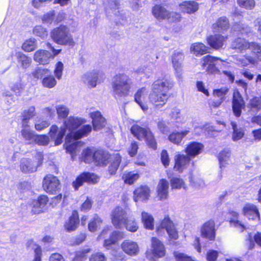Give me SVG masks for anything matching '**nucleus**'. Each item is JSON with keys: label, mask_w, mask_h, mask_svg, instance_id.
Masks as SVG:
<instances>
[{"label": "nucleus", "mask_w": 261, "mask_h": 261, "mask_svg": "<svg viewBox=\"0 0 261 261\" xmlns=\"http://www.w3.org/2000/svg\"><path fill=\"white\" fill-rule=\"evenodd\" d=\"M173 85L174 82L171 80L158 79L155 81L151 85L148 96L150 102L156 108L163 107L170 97L169 91Z\"/></svg>", "instance_id": "1"}, {"label": "nucleus", "mask_w": 261, "mask_h": 261, "mask_svg": "<svg viewBox=\"0 0 261 261\" xmlns=\"http://www.w3.org/2000/svg\"><path fill=\"white\" fill-rule=\"evenodd\" d=\"M85 122L86 121L82 118L70 117L64 121V125L60 130L56 125H52L49 131L50 137L55 141V144L58 145L62 143L66 129L69 132L67 134H75L80 129L76 131L75 130Z\"/></svg>", "instance_id": "2"}, {"label": "nucleus", "mask_w": 261, "mask_h": 261, "mask_svg": "<svg viewBox=\"0 0 261 261\" xmlns=\"http://www.w3.org/2000/svg\"><path fill=\"white\" fill-rule=\"evenodd\" d=\"M132 87V80L124 73L116 74L112 82V88L115 97H125L128 95Z\"/></svg>", "instance_id": "3"}, {"label": "nucleus", "mask_w": 261, "mask_h": 261, "mask_svg": "<svg viewBox=\"0 0 261 261\" xmlns=\"http://www.w3.org/2000/svg\"><path fill=\"white\" fill-rule=\"evenodd\" d=\"M91 130L92 127L90 125H84L76 133L67 134L64 146L67 152L71 154L73 159L74 155L76 154V150L79 143L76 140L87 136Z\"/></svg>", "instance_id": "4"}, {"label": "nucleus", "mask_w": 261, "mask_h": 261, "mask_svg": "<svg viewBox=\"0 0 261 261\" xmlns=\"http://www.w3.org/2000/svg\"><path fill=\"white\" fill-rule=\"evenodd\" d=\"M50 36L55 42L60 45L73 46L74 42L69 29L65 25H60L54 29Z\"/></svg>", "instance_id": "5"}, {"label": "nucleus", "mask_w": 261, "mask_h": 261, "mask_svg": "<svg viewBox=\"0 0 261 261\" xmlns=\"http://www.w3.org/2000/svg\"><path fill=\"white\" fill-rule=\"evenodd\" d=\"M46 46L48 49H50L51 53L43 49L37 50L34 56L35 61L41 64H47L49 62L50 59H54L61 51V49H55L49 43H47Z\"/></svg>", "instance_id": "6"}, {"label": "nucleus", "mask_w": 261, "mask_h": 261, "mask_svg": "<svg viewBox=\"0 0 261 261\" xmlns=\"http://www.w3.org/2000/svg\"><path fill=\"white\" fill-rule=\"evenodd\" d=\"M226 62L220 58L212 57L209 55L203 57L201 60V66L210 73H214L217 71V68L225 66Z\"/></svg>", "instance_id": "7"}, {"label": "nucleus", "mask_w": 261, "mask_h": 261, "mask_svg": "<svg viewBox=\"0 0 261 261\" xmlns=\"http://www.w3.org/2000/svg\"><path fill=\"white\" fill-rule=\"evenodd\" d=\"M127 219L126 212L121 207H116L112 212V223L117 228H123Z\"/></svg>", "instance_id": "8"}, {"label": "nucleus", "mask_w": 261, "mask_h": 261, "mask_svg": "<svg viewBox=\"0 0 261 261\" xmlns=\"http://www.w3.org/2000/svg\"><path fill=\"white\" fill-rule=\"evenodd\" d=\"M43 188L48 193L56 194L60 189L59 180L53 175H47L43 178Z\"/></svg>", "instance_id": "9"}, {"label": "nucleus", "mask_w": 261, "mask_h": 261, "mask_svg": "<svg viewBox=\"0 0 261 261\" xmlns=\"http://www.w3.org/2000/svg\"><path fill=\"white\" fill-rule=\"evenodd\" d=\"M99 180V177L95 174L90 172H84L81 174L73 182L72 185L75 190L83 185L85 182L95 184Z\"/></svg>", "instance_id": "10"}, {"label": "nucleus", "mask_w": 261, "mask_h": 261, "mask_svg": "<svg viewBox=\"0 0 261 261\" xmlns=\"http://www.w3.org/2000/svg\"><path fill=\"white\" fill-rule=\"evenodd\" d=\"M162 229H165L167 232L170 238L176 240L178 236L174 223L169 218H165L162 221L160 226L156 229L158 234L161 233Z\"/></svg>", "instance_id": "11"}, {"label": "nucleus", "mask_w": 261, "mask_h": 261, "mask_svg": "<svg viewBox=\"0 0 261 261\" xmlns=\"http://www.w3.org/2000/svg\"><path fill=\"white\" fill-rule=\"evenodd\" d=\"M245 101L240 92H234L232 101V109L234 115L237 117H240L242 110L245 108Z\"/></svg>", "instance_id": "12"}, {"label": "nucleus", "mask_w": 261, "mask_h": 261, "mask_svg": "<svg viewBox=\"0 0 261 261\" xmlns=\"http://www.w3.org/2000/svg\"><path fill=\"white\" fill-rule=\"evenodd\" d=\"M184 59V54L180 51H175L172 56V63L176 76L179 80L182 79V63Z\"/></svg>", "instance_id": "13"}, {"label": "nucleus", "mask_w": 261, "mask_h": 261, "mask_svg": "<svg viewBox=\"0 0 261 261\" xmlns=\"http://www.w3.org/2000/svg\"><path fill=\"white\" fill-rule=\"evenodd\" d=\"M123 251L129 256H135L139 253V247L137 242L130 240H125L121 244Z\"/></svg>", "instance_id": "14"}, {"label": "nucleus", "mask_w": 261, "mask_h": 261, "mask_svg": "<svg viewBox=\"0 0 261 261\" xmlns=\"http://www.w3.org/2000/svg\"><path fill=\"white\" fill-rule=\"evenodd\" d=\"M190 158L187 154H178L174 156V169L175 171L182 172L189 165Z\"/></svg>", "instance_id": "15"}, {"label": "nucleus", "mask_w": 261, "mask_h": 261, "mask_svg": "<svg viewBox=\"0 0 261 261\" xmlns=\"http://www.w3.org/2000/svg\"><path fill=\"white\" fill-rule=\"evenodd\" d=\"M249 48L252 50V55L247 56L248 62L250 64L256 65L261 61V47L256 43L251 42Z\"/></svg>", "instance_id": "16"}, {"label": "nucleus", "mask_w": 261, "mask_h": 261, "mask_svg": "<svg viewBox=\"0 0 261 261\" xmlns=\"http://www.w3.org/2000/svg\"><path fill=\"white\" fill-rule=\"evenodd\" d=\"M215 223L213 220L206 222L201 229V236L210 240H214L215 238Z\"/></svg>", "instance_id": "17"}, {"label": "nucleus", "mask_w": 261, "mask_h": 261, "mask_svg": "<svg viewBox=\"0 0 261 261\" xmlns=\"http://www.w3.org/2000/svg\"><path fill=\"white\" fill-rule=\"evenodd\" d=\"M227 39V36H223L220 34H215L209 36L207 38V41L212 47L216 49H219L223 47Z\"/></svg>", "instance_id": "18"}, {"label": "nucleus", "mask_w": 261, "mask_h": 261, "mask_svg": "<svg viewBox=\"0 0 261 261\" xmlns=\"http://www.w3.org/2000/svg\"><path fill=\"white\" fill-rule=\"evenodd\" d=\"M90 116L92 119V124L95 130H100L106 126V119L100 112H92L90 113Z\"/></svg>", "instance_id": "19"}, {"label": "nucleus", "mask_w": 261, "mask_h": 261, "mask_svg": "<svg viewBox=\"0 0 261 261\" xmlns=\"http://www.w3.org/2000/svg\"><path fill=\"white\" fill-rule=\"evenodd\" d=\"M204 146L202 144L197 142H192L187 145L185 151L190 158H193L200 154Z\"/></svg>", "instance_id": "20"}, {"label": "nucleus", "mask_w": 261, "mask_h": 261, "mask_svg": "<svg viewBox=\"0 0 261 261\" xmlns=\"http://www.w3.org/2000/svg\"><path fill=\"white\" fill-rule=\"evenodd\" d=\"M48 201V198L46 195H40L37 199L34 200L32 203L33 211L35 214L40 213L44 211V208Z\"/></svg>", "instance_id": "21"}, {"label": "nucleus", "mask_w": 261, "mask_h": 261, "mask_svg": "<svg viewBox=\"0 0 261 261\" xmlns=\"http://www.w3.org/2000/svg\"><path fill=\"white\" fill-rule=\"evenodd\" d=\"M243 213L245 216L249 219L258 221L259 220V214L256 206L250 203L245 204L243 208Z\"/></svg>", "instance_id": "22"}, {"label": "nucleus", "mask_w": 261, "mask_h": 261, "mask_svg": "<svg viewBox=\"0 0 261 261\" xmlns=\"http://www.w3.org/2000/svg\"><path fill=\"white\" fill-rule=\"evenodd\" d=\"M151 251L155 256L163 257L165 254V250L162 242L155 237L151 239Z\"/></svg>", "instance_id": "23"}, {"label": "nucleus", "mask_w": 261, "mask_h": 261, "mask_svg": "<svg viewBox=\"0 0 261 261\" xmlns=\"http://www.w3.org/2000/svg\"><path fill=\"white\" fill-rule=\"evenodd\" d=\"M235 35H242L243 36H250L252 34V30L250 27L242 23L234 24L231 29Z\"/></svg>", "instance_id": "24"}, {"label": "nucleus", "mask_w": 261, "mask_h": 261, "mask_svg": "<svg viewBox=\"0 0 261 261\" xmlns=\"http://www.w3.org/2000/svg\"><path fill=\"white\" fill-rule=\"evenodd\" d=\"M169 182L165 179H161L157 186L158 196L159 199L163 200L168 196Z\"/></svg>", "instance_id": "25"}, {"label": "nucleus", "mask_w": 261, "mask_h": 261, "mask_svg": "<svg viewBox=\"0 0 261 261\" xmlns=\"http://www.w3.org/2000/svg\"><path fill=\"white\" fill-rule=\"evenodd\" d=\"M134 199L136 202L139 200H147L150 195L149 188L147 186H141L134 191Z\"/></svg>", "instance_id": "26"}, {"label": "nucleus", "mask_w": 261, "mask_h": 261, "mask_svg": "<svg viewBox=\"0 0 261 261\" xmlns=\"http://www.w3.org/2000/svg\"><path fill=\"white\" fill-rule=\"evenodd\" d=\"M79 222L78 213L74 211L72 212V215L69 217L68 220L65 223V228L69 232L75 230L77 228Z\"/></svg>", "instance_id": "27"}, {"label": "nucleus", "mask_w": 261, "mask_h": 261, "mask_svg": "<svg viewBox=\"0 0 261 261\" xmlns=\"http://www.w3.org/2000/svg\"><path fill=\"white\" fill-rule=\"evenodd\" d=\"M147 90L145 87H142L137 90L135 94V100L144 111L148 109L147 107L144 104V101L147 94Z\"/></svg>", "instance_id": "28"}, {"label": "nucleus", "mask_w": 261, "mask_h": 261, "mask_svg": "<svg viewBox=\"0 0 261 261\" xmlns=\"http://www.w3.org/2000/svg\"><path fill=\"white\" fill-rule=\"evenodd\" d=\"M152 14L158 20L166 19L169 14V11L160 5H156L152 8Z\"/></svg>", "instance_id": "29"}, {"label": "nucleus", "mask_w": 261, "mask_h": 261, "mask_svg": "<svg viewBox=\"0 0 261 261\" xmlns=\"http://www.w3.org/2000/svg\"><path fill=\"white\" fill-rule=\"evenodd\" d=\"M179 6L181 12L188 14L193 13L198 9V3L193 1L184 2Z\"/></svg>", "instance_id": "30"}, {"label": "nucleus", "mask_w": 261, "mask_h": 261, "mask_svg": "<svg viewBox=\"0 0 261 261\" xmlns=\"http://www.w3.org/2000/svg\"><path fill=\"white\" fill-rule=\"evenodd\" d=\"M124 238V234L119 231H114L111 233L110 237L105 240L103 246L107 249H110L112 245L115 244L119 240Z\"/></svg>", "instance_id": "31"}, {"label": "nucleus", "mask_w": 261, "mask_h": 261, "mask_svg": "<svg viewBox=\"0 0 261 261\" xmlns=\"http://www.w3.org/2000/svg\"><path fill=\"white\" fill-rule=\"evenodd\" d=\"M97 79L98 73L96 72L86 73L82 77V81L90 87H95L96 86Z\"/></svg>", "instance_id": "32"}, {"label": "nucleus", "mask_w": 261, "mask_h": 261, "mask_svg": "<svg viewBox=\"0 0 261 261\" xmlns=\"http://www.w3.org/2000/svg\"><path fill=\"white\" fill-rule=\"evenodd\" d=\"M94 163L97 166H106L109 162L110 155L102 150H97L95 151Z\"/></svg>", "instance_id": "33"}, {"label": "nucleus", "mask_w": 261, "mask_h": 261, "mask_svg": "<svg viewBox=\"0 0 261 261\" xmlns=\"http://www.w3.org/2000/svg\"><path fill=\"white\" fill-rule=\"evenodd\" d=\"M109 162L110 163L109 166V172L110 174H115L119 166L121 161V156L118 153H116L112 156H110Z\"/></svg>", "instance_id": "34"}, {"label": "nucleus", "mask_w": 261, "mask_h": 261, "mask_svg": "<svg viewBox=\"0 0 261 261\" xmlns=\"http://www.w3.org/2000/svg\"><path fill=\"white\" fill-rule=\"evenodd\" d=\"M230 151L228 149H225L221 151L218 156L220 168L222 169L231 162Z\"/></svg>", "instance_id": "35"}, {"label": "nucleus", "mask_w": 261, "mask_h": 261, "mask_svg": "<svg viewBox=\"0 0 261 261\" xmlns=\"http://www.w3.org/2000/svg\"><path fill=\"white\" fill-rule=\"evenodd\" d=\"M36 113L35 112V108L34 107L32 106L29 107L28 109L24 110L22 114V127H28V121L33 117L35 116Z\"/></svg>", "instance_id": "36"}, {"label": "nucleus", "mask_w": 261, "mask_h": 261, "mask_svg": "<svg viewBox=\"0 0 261 261\" xmlns=\"http://www.w3.org/2000/svg\"><path fill=\"white\" fill-rule=\"evenodd\" d=\"M18 63L22 68H28L31 64L32 59L21 52H17L15 54Z\"/></svg>", "instance_id": "37"}, {"label": "nucleus", "mask_w": 261, "mask_h": 261, "mask_svg": "<svg viewBox=\"0 0 261 261\" xmlns=\"http://www.w3.org/2000/svg\"><path fill=\"white\" fill-rule=\"evenodd\" d=\"M189 130H185L181 132H173L168 136V139L172 143L179 145L182 139L187 135Z\"/></svg>", "instance_id": "38"}, {"label": "nucleus", "mask_w": 261, "mask_h": 261, "mask_svg": "<svg viewBox=\"0 0 261 261\" xmlns=\"http://www.w3.org/2000/svg\"><path fill=\"white\" fill-rule=\"evenodd\" d=\"M37 166L34 165L32 161L28 159H23L20 164V168L23 172H33L37 170Z\"/></svg>", "instance_id": "39"}, {"label": "nucleus", "mask_w": 261, "mask_h": 261, "mask_svg": "<svg viewBox=\"0 0 261 261\" xmlns=\"http://www.w3.org/2000/svg\"><path fill=\"white\" fill-rule=\"evenodd\" d=\"M250 43L246 41L244 39L238 38L232 43V47L241 52L249 48Z\"/></svg>", "instance_id": "40"}, {"label": "nucleus", "mask_w": 261, "mask_h": 261, "mask_svg": "<svg viewBox=\"0 0 261 261\" xmlns=\"http://www.w3.org/2000/svg\"><path fill=\"white\" fill-rule=\"evenodd\" d=\"M149 130L139 126L138 125H134L132 126L130 132L138 140H142L144 138Z\"/></svg>", "instance_id": "41"}, {"label": "nucleus", "mask_w": 261, "mask_h": 261, "mask_svg": "<svg viewBox=\"0 0 261 261\" xmlns=\"http://www.w3.org/2000/svg\"><path fill=\"white\" fill-rule=\"evenodd\" d=\"M229 89L227 87H223L220 89H215L213 91L214 95L219 98V101L217 102L215 107H218L225 100V95L227 94Z\"/></svg>", "instance_id": "42"}, {"label": "nucleus", "mask_w": 261, "mask_h": 261, "mask_svg": "<svg viewBox=\"0 0 261 261\" xmlns=\"http://www.w3.org/2000/svg\"><path fill=\"white\" fill-rule=\"evenodd\" d=\"M21 133L24 139L27 142V143L32 144L34 143L36 135L34 134V132L29 128V126L23 127Z\"/></svg>", "instance_id": "43"}, {"label": "nucleus", "mask_w": 261, "mask_h": 261, "mask_svg": "<svg viewBox=\"0 0 261 261\" xmlns=\"http://www.w3.org/2000/svg\"><path fill=\"white\" fill-rule=\"evenodd\" d=\"M191 49L196 56L203 55L207 52L208 47L202 43H195L191 46Z\"/></svg>", "instance_id": "44"}, {"label": "nucleus", "mask_w": 261, "mask_h": 261, "mask_svg": "<svg viewBox=\"0 0 261 261\" xmlns=\"http://www.w3.org/2000/svg\"><path fill=\"white\" fill-rule=\"evenodd\" d=\"M142 220L145 227L148 229H153L154 227L153 218L149 214L143 212L142 213Z\"/></svg>", "instance_id": "45"}, {"label": "nucleus", "mask_w": 261, "mask_h": 261, "mask_svg": "<svg viewBox=\"0 0 261 261\" xmlns=\"http://www.w3.org/2000/svg\"><path fill=\"white\" fill-rule=\"evenodd\" d=\"M229 24L228 19L225 17H222L218 19L217 22L213 24V27L215 29L218 28V30L223 31L227 30L229 28Z\"/></svg>", "instance_id": "46"}, {"label": "nucleus", "mask_w": 261, "mask_h": 261, "mask_svg": "<svg viewBox=\"0 0 261 261\" xmlns=\"http://www.w3.org/2000/svg\"><path fill=\"white\" fill-rule=\"evenodd\" d=\"M170 182L172 189H180L182 188L186 189L184 180L179 177L174 176L172 177Z\"/></svg>", "instance_id": "47"}, {"label": "nucleus", "mask_w": 261, "mask_h": 261, "mask_svg": "<svg viewBox=\"0 0 261 261\" xmlns=\"http://www.w3.org/2000/svg\"><path fill=\"white\" fill-rule=\"evenodd\" d=\"M57 81L55 77L50 74L45 76L42 80V85L44 87L47 88H54L57 85Z\"/></svg>", "instance_id": "48"}, {"label": "nucleus", "mask_w": 261, "mask_h": 261, "mask_svg": "<svg viewBox=\"0 0 261 261\" xmlns=\"http://www.w3.org/2000/svg\"><path fill=\"white\" fill-rule=\"evenodd\" d=\"M49 74H50L49 69L41 67L36 68L32 73V76L37 79H43V78Z\"/></svg>", "instance_id": "49"}, {"label": "nucleus", "mask_w": 261, "mask_h": 261, "mask_svg": "<svg viewBox=\"0 0 261 261\" xmlns=\"http://www.w3.org/2000/svg\"><path fill=\"white\" fill-rule=\"evenodd\" d=\"M102 223V220L97 215H95L91 220L88 225V228L90 231H95L99 228Z\"/></svg>", "instance_id": "50"}, {"label": "nucleus", "mask_w": 261, "mask_h": 261, "mask_svg": "<svg viewBox=\"0 0 261 261\" xmlns=\"http://www.w3.org/2000/svg\"><path fill=\"white\" fill-rule=\"evenodd\" d=\"M231 125L233 130L232 138L233 141H237L242 139L244 135L243 130L241 128L238 129L237 128V125L234 122H231Z\"/></svg>", "instance_id": "51"}, {"label": "nucleus", "mask_w": 261, "mask_h": 261, "mask_svg": "<svg viewBox=\"0 0 261 261\" xmlns=\"http://www.w3.org/2000/svg\"><path fill=\"white\" fill-rule=\"evenodd\" d=\"M83 158L85 163H90L94 162L95 159V152H94L92 150L87 148L83 151Z\"/></svg>", "instance_id": "52"}, {"label": "nucleus", "mask_w": 261, "mask_h": 261, "mask_svg": "<svg viewBox=\"0 0 261 261\" xmlns=\"http://www.w3.org/2000/svg\"><path fill=\"white\" fill-rule=\"evenodd\" d=\"M37 46L35 39H30L25 41L22 44V48L25 51L30 52L34 50Z\"/></svg>", "instance_id": "53"}, {"label": "nucleus", "mask_w": 261, "mask_h": 261, "mask_svg": "<svg viewBox=\"0 0 261 261\" xmlns=\"http://www.w3.org/2000/svg\"><path fill=\"white\" fill-rule=\"evenodd\" d=\"M140 177V175L137 173H134V172H129L123 176L125 183L131 185L136 181Z\"/></svg>", "instance_id": "54"}, {"label": "nucleus", "mask_w": 261, "mask_h": 261, "mask_svg": "<svg viewBox=\"0 0 261 261\" xmlns=\"http://www.w3.org/2000/svg\"><path fill=\"white\" fill-rule=\"evenodd\" d=\"M120 3V0H107L104 5L107 10L115 11L119 8Z\"/></svg>", "instance_id": "55"}, {"label": "nucleus", "mask_w": 261, "mask_h": 261, "mask_svg": "<svg viewBox=\"0 0 261 261\" xmlns=\"http://www.w3.org/2000/svg\"><path fill=\"white\" fill-rule=\"evenodd\" d=\"M238 5L242 8L252 9L255 6L254 0H237Z\"/></svg>", "instance_id": "56"}, {"label": "nucleus", "mask_w": 261, "mask_h": 261, "mask_svg": "<svg viewBox=\"0 0 261 261\" xmlns=\"http://www.w3.org/2000/svg\"><path fill=\"white\" fill-rule=\"evenodd\" d=\"M146 142L148 146L153 149H156L157 148V143L152 133L150 131H148L145 136Z\"/></svg>", "instance_id": "57"}, {"label": "nucleus", "mask_w": 261, "mask_h": 261, "mask_svg": "<svg viewBox=\"0 0 261 261\" xmlns=\"http://www.w3.org/2000/svg\"><path fill=\"white\" fill-rule=\"evenodd\" d=\"M33 34L42 39L46 38L48 35V32L46 29L41 25H37L34 28Z\"/></svg>", "instance_id": "58"}, {"label": "nucleus", "mask_w": 261, "mask_h": 261, "mask_svg": "<svg viewBox=\"0 0 261 261\" xmlns=\"http://www.w3.org/2000/svg\"><path fill=\"white\" fill-rule=\"evenodd\" d=\"M56 110L58 116L60 118H66L69 114V109L65 106L58 105L56 107Z\"/></svg>", "instance_id": "59"}, {"label": "nucleus", "mask_w": 261, "mask_h": 261, "mask_svg": "<svg viewBox=\"0 0 261 261\" xmlns=\"http://www.w3.org/2000/svg\"><path fill=\"white\" fill-rule=\"evenodd\" d=\"M124 226L126 229L132 232H135L137 230L138 226L137 223L134 220L127 219L126 223H125Z\"/></svg>", "instance_id": "60"}, {"label": "nucleus", "mask_w": 261, "mask_h": 261, "mask_svg": "<svg viewBox=\"0 0 261 261\" xmlns=\"http://www.w3.org/2000/svg\"><path fill=\"white\" fill-rule=\"evenodd\" d=\"M49 142V137L46 135H36L34 140V143L39 145H46Z\"/></svg>", "instance_id": "61"}, {"label": "nucleus", "mask_w": 261, "mask_h": 261, "mask_svg": "<svg viewBox=\"0 0 261 261\" xmlns=\"http://www.w3.org/2000/svg\"><path fill=\"white\" fill-rule=\"evenodd\" d=\"M90 251V249L87 248L77 252L72 261H84L86 259V254Z\"/></svg>", "instance_id": "62"}, {"label": "nucleus", "mask_w": 261, "mask_h": 261, "mask_svg": "<svg viewBox=\"0 0 261 261\" xmlns=\"http://www.w3.org/2000/svg\"><path fill=\"white\" fill-rule=\"evenodd\" d=\"M49 124V122L46 120H38L35 122V128L38 131H41L47 128Z\"/></svg>", "instance_id": "63"}, {"label": "nucleus", "mask_w": 261, "mask_h": 261, "mask_svg": "<svg viewBox=\"0 0 261 261\" xmlns=\"http://www.w3.org/2000/svg\"><path fill=\"white\" fill-rule=\"evenodd\" d=\"M174 254L177 261H193L190 256L184 253L175 252Z\"/></svg>", "instance_id": "64"}]
</instances>
